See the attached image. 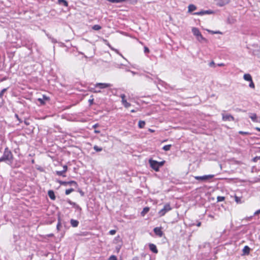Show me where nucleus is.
<instances>
[{
    "mask_svg": "<svg viewBox=\"0 0 260 260\" xmlns=\"http://www.w3.org/2000/svg\"><path fill=\"white\" fill-rule=\"evenodd\" d=\"M48 195L51 200H54L55 199V196L53 190H49L48 192Z\"/></svg>",
    "mask_w": 260,
    "mask_h": 260,
    "instance_id": "dca6fc26",
    "label": "nucleus"
},
{
    "mask_svg": "<svg viewBox=\"0 0 260 260\" xmlns=\"http://www.w3.org/2000/svg\"><path fill=\"white\" fill-rule=\"evenodd\" d=\"M108 2H111L112 3H116V0H107Z\"/></svg>",
    "mask_w": 260,
    "mask_h": 260,
    "instance_id": "5fc2aeb1",
    "label": "nucleus"
},
{
    "mask_svg": "<svg viewBox=\"0 0 260 260\" xmlns=\"http://www.w3.org/2000/svg\"><path fill=\"white\" fill-rule=\"evenodd\" d=\"M165 162V161L164 160L160 161V162H158V165L159 167L160 168V167H162L164 165Z\"/></svg>",
    "mask_w": 260,
    "mask_h": 260,
    "instance_id": "a19ab883",
    "label": "nucleus"
},
{
    "mask_svg": "<svg viewBox=\"0 0 260 260\" xmlns=\"http://www.w3.org/2000/svg\"><path fill=\"white\" fill-rule=\"evenodd\" d=\"M250 249L248 246H245L242 250V255H248L250 253Z\"/></svg>",
    "mask_w": 260,
    "mask_h": 260,
    "instance_id": "f8f14e48",
    "label": "nucleus"
},
{
    "mask_svg": "<svg viewBox=\"0 0 260 260\" xmlns=\"http://www.w3.org/2000/svg\"><path fill=\"white\" fill-rule=\"evenodd\" d=\"M171 147V145H167L163 147L162 149L165 151H168L170 149Z\"/></svg>",
    "mask_w": 260,
    "mask_h": 260,
    "instance_id": "c756f323",
    "label": "nucleus"
},
{
    "mask_svg": "<svg viewBox=\"0 0 260 260\" xmlns=\"http://www.w3.org/2000/svg\"><path fill=\"white\" fill-rule=\"evenodd\" d=\"M63 172H66L68 169V167L66 165L63 166Z\"/></svg>",
    "mask_w": 260,
    "mask_h": 260,
    "instance_id": "a18cd8bd",
    "label": "nucleus"
},
{
    "mask_svg": "<svg viewBox=\"0 0 260 260\" xmlns=\"http://www.w3.org/2000/svg\"><path fill=\"white\" fill-rule=\"evenodd\" d=\"M109 260H117V257L115 255H111L110 256Z\"/></svg>",
    "mask_w": 260,
    "mask_h": 260,
    "instance_id": "4c0bfd02",
    "label": "nucleus"
},
{
    "mask_svg": "<svg viewBox=\"0 0 260 260\" xmlns=\"http://www.w3.org/2000/svg\"><path fill=\"white\" fill-rule=\"evenodd\" d=\"M145 125V122L144 121L140 120L139 121L138 126H139V128H142L144 127Z\"/></svg>",
    "mask_w": 260,
    "mask_h": 260,
    "instance_id": "5701e85b",
    "label": "nucleus"
},
{
    "mask_svg": "<svg viewBox=\"0 0 260 260\" xmlns=\"http://www.w3.org/2000/svg\"><path fill=\"white\" fill-rule=\"evenodd\" d=\"M225 199V198L224 197L221 196H218L217 198V202H222Z\"/></svg>",
    "mask_w": 260,
    "mask_h": 260,
    "instance_id": "72a5a7b5",
    "label": "nucleus"
},
{
    "mask_svg": "<svg viewBox=\"0 0 260 260\" xmlns=\"http://www.w3.org/2000/svg\"><path fill=\"white\" fill-rule=\"evenodd\" d=\"M197 9V7L195 5L193 4H190L188 7V12L189 13H191L193 11L196 10Z\"/></svg>",
    "mask_w": 260,
    "mask_h": 260,
    "instance_id": "2eb2a0df",
    "label": "nucleus"
},
{
    "mask_svg": "<svg viewBox=\"0 0 260 260\" xmlns=\"http://www.w3.org/2000/svg\"><path fill=\"white\" fill-rule=\"evenodd\" d=\"M68 184L70 185H74L75 186H77V183L75 181H70L67 182V185Z\"/></svg>",
    "mask_w": 260,
    "mask_h": 260,
    "instance_id": "c85d7f7f",
    "label": "nucleus"
},
{
    "mask_svg": "<svg viewBox=\"0 0 260 260\" xmlns=\"http://www.w3.org/2000/svg\"><path fill=\"white\" fill-rule=\"evenodd\" d=\"M235 201L237 204L242 203V202L241 201V198L237 197V196H235Z\"/></svg>",
    "mask_w": 260,
    "mask_h": 260,
    "instance_id": "b1692460",
    "label": "nucleus"
},
{
    "mask_svg": "<svg viewBox=\"0 0 260 260\" xmlns=\"http://www.w3.org/2000/svg\"><path fill=\"white\" fill-rule=\"evenodd\" d=\"M58 182L60 185L66 186L67 185V182L66 181H59Z\"/></svg>",
    "mask_w": 260,
    "mask_h": 260,
    "instance_id": "e433bc0d",
    "label": "nucleus"
},
{
    "mask_svg": "<svg viewBox=\"0 0 260 260\" xmlns=\"http://www.w3.org/2000/svg\"><path fill=\"white\" fill-rule=\"evenodd\" d=\"M239 134L244 135H248L250 133L248 132L239 131Z\"/></svg>",
    "mask_w": 260,
    "mask_h": 260,
    "instance_id": "c9c22d12",
    "label": "nucleus"
},
{
    "mask_svg": "<svg viewBox=\"0 0 260 260\" xmlns=\"http://www.w3.org/2000/svg\"><path fill=\"white\" fill-rule=\"evenodd\" d=\"M112 85L110 83H98L95 84V87H99L100 89H104L107 87H111Z\"/></svg>",
    "mask_w": 260,
    "mask_h": 260,
    "instance_id": "6e6552de",
    "label": "nucleus"
},
{
    "mask_svg": "<svg viewBox=\"0 0 260 260\" xmlns=\"http://www.w3.org/2000/svg\"><path fill=\"white\" fill-rule=\"evenodd\" d=\"M149 211V208L148 207H146L143 208V210L141 212V215L144 216L148 211Z\"/></svg>",
    "mask_w": 260,
    "mask_h": 260,
    "instance_id": "412c9836",
    "label": "nucleus"
},
{
    "mask_svg": "<svg viewBox=\"0 0 260 260\" xmlns=\"http://www.w3.org/2000/svg\"><path fill=\"white\" fill-rule=\"evenodd\" d=\"M93 149L94 150H95L96 152H100L103 149L102 147H99V146H98L97 145H94L93 146Z\"/></svg>",
    "mask_w": 260,
    "mask_h": 260,
    "instance_id": "cd10ccee",
    "label": "nucleus"
},
{
    "mask_svg": "<svg viewBox=\"0 0 260 260\" xmlns=\"http://www.w3.org/2000/svg\"><path fill=\"white\" fill-rule=\"evenodd\" d=\"M255 129H256L257 131H258L260 132V128H259V127H256V128H255Z\"/></svg>",
    "mask_w": 260,
    "mask_h": 260,
    "instance_id": "bf43d9fd",
    "label": "nucleus"
},
{
    "mask_svg": "<svg viewBox=\"0 0 260 260\" xmlns=\"http://www.w3.org/2000/svg\"><path fill=\"white\" fill-rule=\"evenodd\" d=\"M249 117L255 122H260V117L258 119L255 113H250Z\"/></svg>",
    "mask_w": 260,
    "mask_h": 260,
    "instance_id": "9d476101",
    "label": "nucleus"
},
{
    "mask_svg": "<svg viewBox=\"0 0 260 260\" xmlns=\"http://www.w3.org/2000/svg\"><path fill=\"white\" fill-rule=\"evenodd\" d=\"M192 32L193 34L196 36V37H197L198 36L201 34L199 29L196 27H193L192 28Z\"/></svg>",
    "mask_w": 260,
    "mask_h": 260,
    "instance_id": "4468645a",
    "label": "nucleus"
},
{
    "mask_svg": "<svg viewBox=\"0 0 260 260\" xmlns=\"http://www.w3.org/2000/svg\"><path fill=\"white\" fill-rule=\"evenodd\" d=\"M14 159L13 155L11 150L8 147L5 149L3 155L0 157V162H5L7 164L11 165Z\"/></svg>",
    "mask_w": 260,
    "mask_h": 260,
    "instance_id": "f257e3e1",
    "label": "nucleus"
},
{
    "mask_svg": "<svg viewBox=\"0 0 260 260\" xmlns=\"http://www.w3.org/2000/svg\"><path fill=\"white\" fill-rule=\"evenodd\" d=\"M79 193H80V194H81V196H84V192L83 191H82L81 190H79Z\"/></svg>",
    "mask_w": 260,
    "mask_h": 260,
    "instance_id": "3c124183",
    "label": "nucleus"
},
{
    "mask_svg": "<svg viewBox=\"0 0 260 260\" xmlns=\"http://www.w3.org/2000/svg\"><path fill=\"white\" fill-rule=\"evenodd\" d=\"M24 123L25 124V125H29V121H28V120H24Z\"/></svg>",
    "mask_w": 260,
    "mask_h": 260,
    "instance_id": "603ef678",
    "label": "nucleus"
},
{
    "mask_svg": "<svg viewBox=\"0 0 260 260\" xmlns=\"http://www.w3.org/2000/svg\"><path fill=\"white\" fill-rule=\"evenodd\" d=\"M74 190L73 188H70L66 190V194L68 195Z\"/></svg>",
    "mask_w": 260,
    "mask_h": 260,
    "instance_id": "7c9ffc66",
    "label": "nucleus"
},
{
    "mask_svg": "<svg viewBox=\"0 0 260 260\" xmlns=\"http://www.w3.org/2000/svg\"><path fill=\"white\" fill-rule=\"evenodd\" d=\"M46 36H47V37H48V38L51 40V41L53 43L55 44V43H57V40H56L55 39H54V38H53L51 37V36L49 34H46Z\"/></svg>",
    "mask_w": 260,
    "mask_h": 260,
    "instance_id": "4be33fe9",
    "label": "nucleus"
},
{
    "mask_svg": "<svg viewBox=\"0 0 260 260\" xmlns=\"http://www.w3.org/2000/svg\"><path fill=\"white\" fill-rule=\"evenodd\" d=\"M250 83L249 85V87H251V88H254V84L252 81V80H251V81H250Z\"/></svg>",
    "mask_w": 260,
    "mask_h": 260,
    "instance_id": "ea45409f",
    "label": "nucleus"
},
{
    "mask_svg": "<svg viewBox=\"0 0 260 260\" xmlns=\"http://www.w3.org/2000/svg\"><path fill=\"white\" fill-rule=\"evenodd\" d=\"M65 172H63L62 171H57L56 172V174L58 176H62L63 177H66V175H64Z\"/></svg>",
    "mask_w": 260,
    "mask_h": 260,
    "instance_id": "a878e982",
    "label": "nucleus"
},
{
    "mask_svg": "<svg viewBox=\"0 0 260 260\" xmlns=\"http://www.w3.org/2000/svg\"><path fill=\"white\" fill-rule=\"evenodd\" d=\"M243 78L245 80L247 81H251V80H252L251 75L249 74H244Z\"/></svg>",
    "mask_w": 260,
    "mask_h": 260,
    "instance_id": "f3484780",
    "label": "nucleus"
},
{
    "mask_svg": "<svg viewBox=\"0 0 260 260\" xmlns=\"http://www.w3.org/2000/svg\"><path fill=\"white\" fill-rule=\"evenodd\" d=\"M74 207L77 209L79 210V211L81 210V208L78 205L76 204V205L74 206Z\"/></svg>",
    "mask_w": 260,
    "mask_h": 260,
    "instance_id": "79ce46f5",
    "label": "nucleus"
},
{
    "mask_svg": "<svg viewBox=\"0 0 260 260\" xmlns=\"http://www.w3.org/2000/svg\"><path fill=\"white\" fill-rule=\"evenodd\" d=\"M207 31L212 34H221V32L219 31H214L210 30H207Z\"/></svg>",
    "mask_w": 260,
    "mask_h": 260,
    "instance_id": "f704fd0d",
    "label": "nucleus"
},
{
    "mask_svg": "<svg viewBox=\"0 0 260 260\" xmlns=\"http://www.w3.org/2000/svg\"><path fill=\"white\" fill-rule=\"evenodd\" d=\"M120 98H121L122 100L121 101H123V100H126L125 99V95L124 94H122L120 95Z\"/></svg>",
    "mask_w": 260,
    "mask_h": 260,
    "instance_id": "c03bdc74",
    "label": "nucleus"
},
{
    "mask_svg": "<svg viewBox=\"0 0 260 260\" xmlns=\"http://www.w3.org/2000/svg\"><path fill=\"white\" fill-rule=\"evenodd\" d=\"M215 64V63L213 61H211V62H210L209 63V66L212 67H213L214 65Z\"/></svg>",
    "mask_w": 260,
    "mask_h": 260,
    "instance_id": "09e8293b",
    "label": "nucleus"
},
{
    "mask_svg": "<svg viewBox=\"0 0 260 260\" xmlns=\"http://www.w3.org/2000/svg\"><path fill=\"white\" fill-rule=\"evenodd\" d=\"M8 88H4L0 92V98H2L4 95V93L7 90Z\"/></svg>",
    "mask_w": 260,
    "mask_h": 260,
    "instance_id": "2f4dec72",
    "label": "nucleus"
},
{
    "mask_svg": "<svg viewBox=\"0 0 260 260\" xmlns=\"http://www.w3.org/2000/svg\"><path fill=\"white\" fill-rule=\"evenodd\" d=\"M102 28L101 26L99 25L95 24L92 26V29L95 30H99Z\"/></svg>",
    "mask_w": 260,
    "mask_h": 260,
    "instance_id": "bb28decb",
    "label": "nucleus"
},
{
    "mask_svg": "<svg viewBox=\"0 0 260 260\" xmlns=\"http://www.w3.org/2000/svg\"><path fill=\"white\" fill-rule=\"evenodd\" d=\"M15 117L19 120V122H22V120L19 118L18 115L17 114H15Z\"/></svg>",
    "mask_w": 260,
    "mask_h": 260,
    "instance_id": "8fccbe9b",
    "label": "nucleus"
},
{
    "mask_svg": "<svg viewBox=\"0 0 260 260\" xmlns=\"http://www.w3.org/2000/svg\"><path fill=\"white\" fill-rule=\"evenodd\" d=\"M97 125H98L97 124H94V125L93 126V127L94 128H95V127L97 126Z\"/></svg>",
    "mask_w": 260,
    "mask_h": 260,
    "instance_id": "e2e57ef3",
    "label": "nucleus"
},
{
    "mask_svg": "<svg viewBox=\"0 0 260 260\" xmlns=\"http://www.w3.org/2000/svg\"><path fill=\"white\" fill-rule=\"evenodd\" d=\"M153 231L155 235L158 236L159 237H161L163 235V232L161 231V227H156L153 230Z\"/></svg>",
    "mask_w": 260,
    "mask_h": 260,
    "instance_id": "1a4fd4ad",
    "label": "nucleus"
},
{
    "mask_svg": "<svg viewBox=\"0 0 260 260\" xmlns=\"http://www.w3.org/2000/svg\"><path fill=\"white\" fill-rule=\"evenodd\" d=\"M121 102L125 108H128L131 106V104L128 103L126 100H123V101H121Z\"/></svg>",
    "mask_w": 260,
    "mask_h": 260,
    "instance_id": "393cba45",
    "label": "nucleus"
},
{
    "mask_svg": "<svg viewBox=\"0 0 260 260\" xmlns=\"http://www.w3.org/2000/svg\"><path fill=\"white\" fill-rule=\"evenodd\" d=\"M149 52V50L148 47H144V52L145 53H148Z\"/></svg>",
    "mask_w": 260,
    "mask_h": 260,
    "instance_id": "49530a36",
    "label": "nucleus"
},
{
    "mask_svg": "<svg viewBox=\"0 0 260 260\" xmlns=\"http://www.w3.org/2000/svg\"><path fill=\"white\" fill-rule=\"evenodd\" d=\"M71 224L73 227H77L79 224V221L77 220L72 219L71 220Z\"/></svg>",
    "mask_w": 260,
    "mask_h": 260,
    "instance_id": "a211bd4d",
    "label": "nucleus"
},
{
    "mask_svg": "<svg viewBox=\"0 0 260 260\" xmlns=\"http://www.w3.org/2000/svg\"><path fill=\"white\" fill-rule=\"evenodd\" d=\"M58 3L59 5H62L66 7H67L68 6V3L67 1H66V0H58Z\"/></svg>",
    "mask_w": 260,
    "mask_h": 260,
    "instance_id": "6ab92c4d",
    "label": "nucleus"
},
{
    "mask_svg": "<svg viewBox=\"0 0 260 260\" xmlns=\"http://www.w3.org/2000/svg\"><path fill=\"white\" fill-rule=\"evenodd\" d=\"M88 102H89L90 105H92L93 104V99H90V100H89Z\"/></svg>",
    "mask_w": 260,
    "mask_h": 260,
    "instance_id": "864d4df0",
    "label": "nucleus"
},
{
    "mask_svg": "<svg viewBox=\"0 0 260 260\" xmlns=\"http://www.w3.org/2000/svg\"><path fill=\"white\" fill-rule=\"evenodd\" d=\"M201 225V222H198V224H197V225L198 226H200Z\"/></svg>",
    "mask_w": 260,
    "mask_h": 260,
    "instance_id": "4d7b16f0",
    "label": "nucleus"
},
{
    "mask_svg": "<svg viewBox=\"0 0 260 260\" xmlns=\"http://www.w3.org/2000/svg\"><path fill=\"white\" fill-rule=\"evenodd\" d=\"M68 202L71 205H73L74 207L76 205V203L75 202H72L71 200H68Z\"/></svg>",
    "mask_w": 260,
    "mask_h": 260,
    "instance_id": "37998d69",
    "label": "nucleus"
},
{
    "mask_svg": "<svg viewBox=\"0 0 260 260\" xmlns=\"http://www.w3.org/2000/svg\"><path fill=\"white\" fill-rule=\"evenodd\" d=\"M217 66H219V67H222V66H224V64L223 63H221L217 64Z\"/></svg>",
    "mask_w": 260,
    "mask_h": 260,
    "instance_id": "6e6d98bb",
    "label": "nucleus"
},
{
    "mask_svg": "<svg viewBox=\"0 0 260 260\" xmlns=\"http://www.w3.org/2000/svg\"><path fill=\"white\" fill-rule=\"evenodd\" d=\"M197 39L200 42L203 41L207 42V40L203 37L202 34L197 37Z\"/></svg>",
    "mask_w": 260,
    "mask_h": 260,
    "instance_id": "aec40b11",
    "label": "nucleus"
},
{
    "mask_svg": "<svg viewBox=\"0 0 260 260\" xmlns=\"http://www.w3.org/2000/svg\"><path fill=\"white\" fill-rule=\"evenodd\" d=\"M50 100L49 97L46 96V95H43L42 98H39L38 99V101L39 102L40 105H44L46 104V102L49 101Z\"/></svg>",
    "mask_w": 260,
    "mask_h": 260,
    "instance_id": "423d86ee",
    "label": "nucleus"
},
{
    "mask_svg": "<svg viewBox=\"0 0 260 260\" xmlns=\"http://www.w3.org/2000/svg\"><path fill=\"white\" fill-rule=\"evenodd\" d=\"M149 248L151 251L155 253H157L158 252V250L157 249L156 246L153 244H150L149 245Z\"/></svg>",
    "mask_w": 260,
    "mask_h": 260,
    "instance_id": "ddd939ff",
    "label": "nucleus"
},
{
    "mask_svg": "<svg viewBox=\"0 0 260 260\" xmlns=\"http://www.w3.org/2000/svg\"><path fill=\"white\" fill-rule=\"evenodd\" d=\"M115 233H116V231L114 230H112L109 231V234L111 235H114L115 234Z\"/></svg>",
    "mask_w": 260,
    "mask_h": 260,
    "instance_id": "58836bf2",
    "label": "nucleus"
},
{
    "mask_svg": "<svg viewBox=\"0 0 260 260\" xmlns=\"http://www.w3.org/2000/svg\"><path fill=\"white\" fill-rule=\"evenodd\" d=\"M131 112H132V113H134V112H136V111H135V110H132L131 111Z\"/></svg>",
    "mask_w": 260,
    "mask_h": 260,
    "instance_id": "680f3d73",
    "label": "nucleus"
},
{
    "mask_svg": "<svg viewBox=\"0 0 260 260\" xmlns=\"http://www.w3.org/2000/svg\"><path fill=\"white\" fill-rule=\"evenodd\" d=\"M100 132L99 131H98V130H95V131H94V133H96V134H98V133H100Z\"/></svg>",
    "mask_w": 260,
    "mask_h": 260,
    "instance_id": "13d9d810",
    "label": "nucleus"
},
{
    "mask_svg": "<svg viewBox=\"0 0 260 260\" xmlns=\"http://www.w3.org/2000/svg\"><path fill=\"white\" fill-rule=\"evenodd\" d=\"M149 163L152 169L156 172L159 171V167L158 165V161L153 160L152 159H150L149 160Z\"/></svg>",
    "mask_w": 260,
    "mask_h": 260,
    "instance_id": "7ed1b4c3",
    "label": "nucleus"
},
{
    "mask_svg": "<svg viewBox=\"0 0 260 260\" xmlns=\"http://www.w3.org/2000/svg\"><path fill=\"white\" fill-rule=\"evenodd\" d=\"M131 72H132V74H134V75L136 74V73H135V72H133V71H131Z\"/></svg>",
    "mask_w": 260,
    "mask_h": 260,
    "instance_id": "0e129e2a",
    "label": "nucleus"
},
{
    "mask_svg": "<svg viewBox=\"0 0 260 260\" xmlns=\"http://www.w3.org/2000/svg\"><path fill=\"white\" fill-rule=\"evenodd\" d=\"M222 120L223 121H234L235 120L234 117L231 114H222Z\"/></svg>",
    "mask_w": 260,
    "mask_h": 260,
    "instance_id": "0eeeda50",
    "label": "nucleus"
},
{
    "mask_svg": "<svg viewBox=\"0 0 260 260\" xmlns=\"http://www.w3.org/2000/svg\"><path fill=\"white\" fill-rule=\"evenodd\" d=\"M217 5L220 7H222L228 4L230 0H216Z\"/></svg>",
    "mask_w": 260,
    "mask_h": 260,
    "instance_id": "9b49d317",
    "label": "nucleus"
},
{
    "mask_svg": "<svg viewBox=\"0 0 260 260\" xmlns=\"http://www.w3.org/2000/svg\"><path fill=\"white\" fill-rule=\"evenodd\" d=\"M214 176V175H207L202 176H195L194 178L197 180L206 181L212 178Z\"/></svg>",
    "mask_w": 260,
    "mask_h": 260,
    "instance_id": "20e7f679",
    "label": "nucleus"
},
{
    "mask_svg": "<svg viewBox=\"0 0 260 260\" xmlns=\"http://www.w3.org/2000/svg\"><path fill=\"white\" fill-rule=\"evenodd\" d=\"M260 214V209H259V210H258L254 212V215H258V214Z\"/></svg>",
    "mask_w": 260,
    "mask_h": 260,
    "instance_id": "de8ad7c7",
    "label": "nucleus"
},
{
    "mask_svg": "<svg viewBox=\"0 0 260 260\" xmlns=\"http://www.w3.org/2000/svg\"><path fill=\"white\" fill-rule=\"evenodd\" d=\"M61 226V222L60 218L58 219V223L57 224L56 229L58 231L60 230V227Z\"/></svg>",
    "mask_w": 260,
    "mask_h": 260,
    "instance_id": "473e14b6",
    "label": "nucleus"
},
{
    "mask_svg": "<svg viewBox=\"0 0 260 260\" xmlns=\"http://www.w3.org/2000/svg\"><path fill=\"white\" fill-rule=\"evenodd\" d=\"M93 92H101V91L100 90H94V91H93Z\"/></svg>",
    "mask_w": 260,
    "mask_h": 260,
    "instance_id": "052dcab7",
    "label": "nucleus"
},
{
    "mask_svg": "<svg viewBox=\"0 0 260 260\" xmlns=\"http://www.w3.org/2000/svg\"><path fill=\"white\" fill-rule=\"evenodd\" d=\"M171 210L172 208L171 207L170 204L169 203H167L165 204L164 208L158 212V214L160 217L163 216L167 212Z\"/></svg>",
    "mask_w": 260,
    "mask_h": 260,
    "instance_id": "f03ea898",
    "label": "nucleus"
},
{
    "mask_svg": "<svg viewBox=\"0 0 260 260\" xmlns=\"http://www.w3.org/2000/svg\"><path fill=\"white\" fill-rule=\"evenodd\" d=\"M214 13V11L211 10H202L200 12H194L192 14L194 15H209Z\"/></svg>",
    "mask_w": 260,
    "mask_h": 260,
    "instance_id": "39448f33",
    "label": "nucleus"
}]
</instances>
